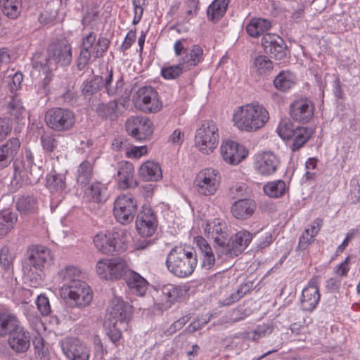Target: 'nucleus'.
Listing matches in <instances>:
<instances>
[{"instance_id": "nucleus-25", "label": "nucleus", "mask_w": 360, "mask_h": 360, "mask_svg": "<svg viewBox=\"0 0 360 360\" xmlns=\"http://www.w3.org/2000/svg\"><path fill=\"white\" fill-rule=\"evenodd\" d=\"M280 164L279 159L271 152H264L257 157L255 168L263 176L273 174Z\"/></svg>"}, {"instance_id": "nucleus-2", "label": "nucleus", "mask_w": 360, "mask_h": 360, "mask_svg": "<svg viewBox=\"0 0 360 360\" xmlns=\"http://www.w3.org/2000/svg\"><path fill=\"white\" fill-rule=\"evenodd\" d=\"M269 120L268 110L258 102L239 107L233 115L236 126L241 131H256L262 128Z\"/></svg>"}, {"instance_id": "nucleus-52", "label": "nucleus", "mask_w": 360, "mask_h": 360, "mask_svg": "<svg viewBox=\"0 0 360 360\" xmlns=\"http://www.w3.org/2000/svg\"><path fill=\"white\" fill-rule=\"evenodd\" d=\"M93 167L91 163L88 160L83 161L79 166L77 169V183L82 185H87L92 177Z\"/></svg>"}, {"instance_id": "nucleus-56", "label": "nucleus", "mask_w": 360, "mask_h": 360, "mask_svg": "<svg viewBox=\"0 0 360 360\" xmlns=\"http://www.w3.org/2000/svg\"><path fill=\"white\" fill-rule=\"evenodd\" d=\"M110 44V40L106 37L100 36L98 39L96 38V42L92 49L93 57L96 59L103 57L109 48Z\"/></svg>"}, {"instance_id": "nucleus-6", "label": "nucleus", "mask_w": 360, "mask_h": 360, "mask_svg": "<svg viewBox=\"0 0 360 360\" xmlns=\"http://www.w3.org/2000/svg\"><path fill=\"white\" fill-rule=\"evenodd\" d=\"M47 127L51 130L64 133L70 131L75 124L76 117L73 111L64 108H51L44 115Z\"/></svg>"}, {"instance_id": "nucleus-17", "label": "nucleus", "mask_w": 360, "mask_h": 360, "mask_svg": "<svg viewBox=\"0 0 360 360\" xmlns=\"http://www.w3.org/2000/svg\"><path fill=\"white\" fill-rule=\"evenodd\" d=\"M261 44L265 53L276 60H283L287 56V45L277 34L266 33L262 38Z\"/></svg>"}, {"instance_id": "nucleus-58", "label": "nucleus", "mask_w": 360, "mask_h": 360, "mask_svg": "<svg viewBox=\"0 0 360 360\" xmlns=\"http://www.w3.org/2000/svg\"><path fill=\"white\" fill-rule=\"evenodd\" d=\"M40 142L43 150L47 153H52L57 148L58 141L56 135L52 133H45L40 137Z\"/></svg>"}, {"instance_id": "nucleus-4", "label": "nucleus", "mask_w": 360, "mask_h": 360, "mask_svg": "<svg viewBox=\"0 0 360 360\" xmlns=\"http://www.w3.org/2000/svg\"><path fill=\"white\" fill-rule=\"evenodd\" d=\"M52 252L43 245H36L27 250V257L23 262L22 269L25 275L33 281V278L41 279V273L46 265L53 261Z\"/></svg>"}, {"instance_id": "nucleus-27", "label": "nucleus", "mask_w": 360, "mask_h": 360, "mask_svg": "<svg viewBox=\"0 0 360 360\" xmlns=\"http://www.w3.org/2000/svg\"><path fill=\"white\" fill-rule=\"evenodd\" d=\"M20 141L12 137L0 146V169L6 167L14 160L20 150Z\"/></svg>"}, {"instance_id": "nucleus-3", "label": "nucleus", "mask_w": 360, "mask_h": 360, "mask_svg": "<svg viewBox=\"0 0 360 360\" xmlns=\"http://www.w3.org/2000/svg\"><path fill=\"white\" fill-rule=\"evenodd\" d=\"M72 61V47L68 40L63 39L50 44L46 55L36 62V67H44L48 70H56L58 66H68Z\"/></svg>"}, {"instance_id": "nucleus-36", "label": "nucleus", "mask_w": 360, "mask_h": 360, "mask_svg": "<svg viewBox=\"0 0 360 360\" xmlns=\"http://www.w3.org/2000/svg\"><path fill=\"white\" fill-rule=\"evenodd\" d=\"M139 174L143 180L147 181H157L162 176L160 166L153 161H146L143 163L139 168Z\"/></svg>"}, {"instance_id": "nucleus-28", "label": "nucleus", "mask_w": 360, "mask_h": 360, "mask_svg": "<svg viewBox=\"0 0 360 360\" xmlns=\"http://www.w3.org/2000/svg\"><path fill=\"white\" fill-rule=\"evenodd\" d=\"M320 300V293L315 281L311 280L302 292L301 307L304 311H313Z\"/></svg>"}, {"instance_id": "nucleus-35", "label": "nucleus", "mask_w": 360, "mask_h": 360, "mask_svg": "<svg viewBox=\"0 0 360 360\" xmlns=\"http://www.w3.org/2000/svg\"><path fill=\"white\" fill-rule=\"evenodd\" d=\"M297 77L290 70L281 71L273 81L274 86L281 92H287L295 86Z\"/></svg>"}, {"instance_id": "nucleus-33", "label": "nucleus", "mask_w": 360, "mask_h": 360, "mask_svg": "<svg viewBox=\"0 0 360 360\" xmlns=\"http://www.w3.org/2000/svg\"><path fill=\"white\" fill-rule=\"evenodd\" d=\"M6 110L11 117V120H13L18 123L25 120L27 115V110L23 105V103L17 94L11 97L6 105Z\"/></svg>"}, {"instance_id": "nucleus-24", "label": "nucleus", "mask_w": 360, "mask_h": 360, "mask_svg": "<svg viewBox=\"0 0 360 360\" xmlns=\"http://www.w3.org/2000/svg\"><path fill=\"white\" fill-rule=\"evenodd\" d=\"M103 87L105 88L106 94L110 96L114 97L115 99L120 100L124 96L127 98L129 94L124 90V82L123 75H120L113 83V68H107V75L103 78Z\"/></svg>"}, {"instance_id": "nucleus-23", "label": "nucleus", "mask_w": 360, "mask_h": 360, "mask_svg": "<svg viewBox=\"0 0 360 360\" xmlns=\"http://www.w3.org/2000/svg\"><path fill=\"white\" fill-rule=\"evenodd\" d=\"M116 180L120 189H133L138 186V181L134 177V168L129 162L118 163Z\"/></svg>"}, {"instance_id": "nucleus-12", "label": "nucleus", "mask_w": 360, "mask_h": 360, "mask_svg": "<svg viewBox=\"0 0 360 360\" xmlns=\"http://www.w3.org/2000/svg\"><path fill=\"white\" fill-rule=\"evenodd\" d=\"M113 212L115 217L120 223L129 224L137 212V202L131 196L121 195L114 202Z\"/></svg>"}, {"instance_id": "nucleus-16", "label": "nucleus", "mask_w": 360, "mask_h": 360, "mask_svg": "<svg viewBox=\"0 0 360 360\" xmlns=\"http://www.w3.org/2000/svg\"><path fill=\"white\" fill-rule=\"evenodd\" d=\"M158 225L156 214L150 206L143 205L138 213L136 227L143 237H150L155 233Z\"/></svg>"}, {"instance_id": "nucleus-51", "label": "nucleus", "mask_w": 360, "mask_h": 360, "mask_svg": "<svg viewBox=\"0 0 360 360\" xmlns=\"http://www.w3.org/2000/svg\"><path fill=\"white\" fill-rule=\"evenodd\" d=\"M3 13L11 19H15L21 12V0H0Z\"/></svg>"}, {"instance_id": "nucleus-47", "label": "nucleus", "mask_w": 360, "mask_h": 360, "mask_svg": "<svg viewBox=\"0 0 360 360\" xmlns=\"http://www.w3.org/2000/svg\"><path fill=\"white\" fill-rule=\"evenodd\" d=\"M110 280H118L122 277L124 278L128 272L132 271L128 269L125 261L116 257L110 259Z\"/></svg>"}, {"instance_id": "nucleus-30", "label": "nucleus", "mask_w": 360, "mask_h": 360, "mask_svg": "<svg viewBox=\"0 0 360 360\" xmlns=\"http://www.w3.org/2000/svg\"><path fill=\"white\" fill-rule=\"evenodd\" d=\"M207 229L209 232H211L212 236L214 238V249L216 254L219 250V248L224 246L226 243V240L229 236L226 231V225L225 223H222L219 219H215L212 223L207 224Z\"/></svg>"}, {"instance_id": "nucleus-34", "label": "nucleus", "mask_w": 360, "mask_h": 360, "mask_svg": "<svg viewBox=\"0 0 360 360\" xmlns=\"http://www.w3.org/2000/svg\"><path fill=\"white\" fill-rule=\"evenodd\" d=\"M195 240L202 256V268L205 270L211 269L215 264V257L212 248L203 237L198 236Z\"/></svg>"}, {"instance_id": "nucleus-42", "label": "nucleus", "mask_w": 360, "mask_h": 360, "mask_svg": "<svg viewBox=\"0 0 360 360\" xmlns=\"http://www.w3.org/2000/svg\"><path fill=\"white\" fill-rule=\"evenodd\" d=\"M271 23L269 20L263 18H254L246 26L247 33L252 37H258L264 35V32L270 30Z\"/></svg>"}, {"instance_id": "nucleus-63", "label": "nucleus", "mask_w": 360, "mask_h": 360, "mask_svg": "<svg viewBox=\"0 0 360 360\" xmlns=\"http://www.w3.org/2000/svg\"><path fill=\"white\" fill-rule=\"evenodd\" d=\"M112 326H109V330L107 332V335L109 338V340L115 345H117V343L120 341L121 337H122V332L121 330L123 328V326L120 325V326H117L118 323H111Z\"/></svg>"}, {"instance_id": "nucleus-44", "label": "nucleus", "mask_w": 360, "mask_h": 360, "mask_svg": "<svg viewBox=\"0 0 360 360\" xmlns=\"http://www.w3.org/2000/svg\"><path fill=\"white\" fill-rule=\"evenodd\" d=\"M85 194L94 202H105L107 200V188L101 182H95L86 189Z\"/></svg>"}, {"instance_id": "nucleus-45", "label": "nucleus", "mask_w": 360, "mask_h": 360, "mask_svg": "<svg viewBox=\"0 0 360 360\" xmlns=\"http://www.w3.org/2000/svg\"><path fill=\"white\" fill-rule=\"evenodd\" d=\"M103 84L102 76L94 75L91 79H86L83 82L82 94L85 98H90L103 89Z\"/></svg>"}, {"instance_id": "nucleus-32", "label": "nucleus", "mask_w": 360, "mask_h": 360, "mask_svg": "<svg viewBox=\"0 0 360 360\" xmlns=\"http://www.w3.org/2000/svg\"><path fill=\"white\" fill-rule=\"evenodd\" d=\"M20 319L7 309H0V338H6Z\"/></svg>"}, {"instance_id": "nucleus-10", "label": "nucleus", "mask_w": 360, "mask_h": 360, "mask_svg": "<svg viewBox=\"0 0 360 360\" xmlns=\"http://www.w3.org/2000/svg\"><path fill=\"white\" fill-rule=\"evenodd\" d=\"M64 299L68 298L67 304L72 308L82 309L89 305L93 299V293L84 281H77L75 285L64 288L61 292Z\"/></svg>"}, {"instance_id": "nucleus-54", "label": "nucleus", "mask_w": 360, "mask_h": 360, "mask_svg": "<svg viewBox=\"0 0 360 360\" xmlns=\"http://www.w3.org/2000/svg\"><path fill=\"white\" fill-rule=\"evenodd\" d=\"M118 107V101L114 99L107 103H98L96 108V112L98 115L102 118L107 119L115 115Z\"/></svg>"}, {"instance_id": "nucleus-39", "label": "nucleus", "mask_w": 360, "mask_h": 360, "mask_svg": "<svg viewBox=\"0 0 360 360\" xmlns=\"http://www.w3.org/2000/svg\"><path fill=\"white\" fill-rule=\"evenodd\" d=\"M251 70L261 77H267L274 70L273 62L264 55L256 56L251 65Z\"/></svg>"}, {"instance_id": "nucleus-9", "label": "nucleus", "mask_w": 360, "mask_h": 360, "mask_svg": "<svg viewBox=\"0 0 360 360\" xmlns=\"http://www.w3.org/2000/svg\"><path fill=\"white\" fill-rule=\"evenodd\" d=\"M219 129L212 120L202 122L201 127L197 129L195 136L196 146L205 154H209L216 148L219 143Z\"/></svg>"}, {"instance_id": "nucleus-46", "label": "nucleus", "mask_w": 360, "mask_h": 360, "mask_svg": "<svg viewBox=\"0 0 360 360\" xmlns=\"http://www.w3.org/2000/svg\"><path fill=\"white\" fill-rule=\"evenodd\" d=\"M273 330L274 326L272 324L257 325L253 330L243 332L241 338L249 341L257 342L260 338L271 335Z\"/></svg>"}, {"instance_id": "nucleus-38", "label": "nucleus", "mask_w": 360, "mask_h": 360, "mask_svg": "<svg viewBox=\"0 0 360 360\" xmlns=\"http://www.w3.org/2000/svg\"><path fill=\"white\" fill-rule=\"evenodd\" d=\"M81 271L74 266H66L58 273V276L61 279L60 291H63L64 288L70 285H75L76 282L82 281L80 280Z\"/></svg>"}, {"instance_id": "nucleus-59", "label": "nucleus", "mask_w": 360, "mask_h": 360, "mask_svg": "<svg viewBox=\"0 0 360 360\" xmlns=\"http://www.w3.org/2000/svg\"><path fill=\"white\" fill-rule=\"evenodd\" d=\"M13 255L11 252L8 246L4 245L0 250V264L1 266L6 271L13 267Z\"/></svg>"}, {"instance_id": "nucleus-15", "label": "nucleus", "mask_w": 360, "mask_h": 360, "mask_svg": "<svg viewBox=\"0 0 360 360\" xmlns=\"http://www.w3.org/2000/svg\"><path fill=\"white\" fill-rule=\"evenodd\" d=\"M132 306L120 297H115L109 307L108 321L118 323L127 330V324L132 318Z\"/></svg>"}, {"instance_id": "nucleus-64", "label": "nucleus", "mask_w": 360, "mask_h": 360, "mask_svg": "<svg viewBox=\"0 0 360 360\" xmlns=\"http://www.w3.org/2000/svg\"><path fill=\"white\" fill-rule=\"evenodd\" d=\"M277 129L279 136L283 139H290L292 138L293 134H295V129H292V124L291 122L280 124Z\"/></svg>"}, {"instance_id": "nucleus-5", "label": "nucleus", "mask_w": 360, "mask_h": 360, "mask_svg": "<svg viewBox=\"0 0 360 360\" xmlns=\"http://www.w3.org/2000/svg\"><path fill=\"white\" fill-rule=\"evenodd\" d=\"M127 233L122 229H112L97 233L94 243L97 250L105 255H117L127 248Z\"/></svg>"}, {"instance_id": "nucleus-1", "label": "nucleus", "mask_w": 360, "mask_h": 360, "mask_svg": "<svg viewBox=\"0 0 360 360\" xmlns=\"http://www.w3.org/2000/svg\"><path fill=\"white\" fill-rule=\"evenodd\" d=\"M198 263L195 250L191 247L176 245L168 252L165 265L168 271L179 278L191 276Z\"/></svg>"}, {"instance_id": "nucleus-48", "label": "nucleus", "mask_w": 360, "mask_h": 360, "mask_svg": "<svg viewBox=\"0 0 360 360\" xmlns=\"http://www.w3.org/2000/svg\"><path fill=\"white\" fill-rule=\"evenodd\" d=\"M288 190V188L283 180L269 181L263 186L264 193L273 198H282Z\"/></svg>"}, {"instance_id": "nucleus-21", "label": "nucleus", "mask_w": 360, "mask_h": 360, "mask_svg": "<svg viewBox=\"0 0 360 360\" xmlns=\"http://www.w3.org/2000/svg\"><path fill=\"white\" fill-rule=\"evenodd\" d=\"M221 153L224 160L230 165H238L248 155V150L233 141H226L221 146Z\"/></svg>"}, {"instance_id": "nucleus-40", "label": "nucleus", "mask_w": 360, "mask_h": 360, "mask_svg": "<svg viewBox=\"0 0 360 360\" xmlns=\"http://www.w3.org/2000/svg\"><path fill=\"white\" fill-rule=\"evenodd\" d=\"M15 205L20 214L24 215L34 214L38 209L37 200L32 195H23L19 197Z\"/></svg>"}, {"instance_id": "nucleus-60", "label": "nucleus", "mask_w": 360, "mask_h": 360, "mask_svg": "<svg viewBox=\"0 0 360 360\" xmlns=\"http://www.w3.org/2000/svg\"><path fill=\"white\" fill-rule=\"evenodd\" d=\"M12 123L10 117H0V142L3 141L12 131Z\"/></svg>"}, {"instance_id": "nucleus-55", "label": "nucleus", "mask_w": 360, "mask_h": 360, "mask_svg": "<svg viewBox=\"0 0 360 360\" xmlns=\"http://www.w3.org/2000/svg\"><path fill=\"white\" fill-rule=\"evenodd\" d=\"M31 341L33 344L34 354L41 360H50L49 352L44 345V338L40 335H37L33 338H32Z\"/></svg>"}, {"instance_id": "nucleus-8", "label": "nucleus", "mask_w": 360, "mask_h": 360, "mask_svg": "<svg viewBox=\"0 0 360 360\" xmlns=\"http://www.w3.org/2000/svg\"><path fill=\"white\" fill-rule=\"evenodd\" d=\"M252 239V234L246 231H238L231 237H229L226 244L219 248L217 252V257L224 261L240 255L248 246Z\"/></svg>"}, {"instance_id": "nucleus-61", "label": "nucleus", "mask_w": 360, "mask_h": 360, "mask_svg": "<svg viewBox=\"0 0 360 360\" xmlns=\"http://www.w3.org/2000/svg\"><path fill=\"white\" fill-rule=\"evenodd\" d=\"M36 304L42 316H48L51 313L49 300L46 296L39 295L36 300Z\"/></svg>"}, {"instance_id": "nucleus-11", "label": "nucleus", "mask_w": 360, "mask_h": 360, "mask_svg": "<svg viewBox=\"0 0 360 360\" xmlns=\"http://www.w3.org/2000/svg\"><path fill=\"white\" fill-rule=\"evenodd\" d=\"M135 104L145 112H157L162 108V102L156 90L150 86L140 87L134 96Z\"/></svg>"}, {"instance_id": "nucleus-57", "label": "nucleus", "mask_w": 360, "mask_h": 360, "mask_svg": "<svg viewBox=\"0 0 360 360\" xmlns=\"http://www.w3.org/2000/svg\"><path fill=\"white\" fill-rule=\"evenodd\" d=\"M184 72H186L184 68L178 62L176 65L163 67L161 69V76L165 79H176L179 78Z\"/></svg>"}, {"instance_id": "nucleus-37", "label": "nucleus", "mask_w": 360, "mask_h": 360, "mask_svg": "<svg viewBox=\"0 0 360 360\" xmlns=\"http://www.w3.org/2000/svg\"><path fill=\"white\" fill-rule=\"evenodd\" d=\"M229 0H214L207 9L210 21L217 23L226 13Z\"/></svg>"}, {"instance_id": "nucleus-7", "label": "nucleus", "mask_w": 360, "mask_h": 360, "mask_svg": "<svg viewBox=\"0 0 360 360\" xmlns=\"http://www.w3.org/2000/svg\"><path fill=\"white\" fill-rule=\"evenodd\" d=\"M187 40L180 39L174 43L175 55L179 58L178 62L188 71L203 60V49L198 44H194L191 49L186 46Z\"/></svg>"}, {"instance_id": "nucleus-53", "label": "nucleus", "mask_w": 360, "mask_h": 360, "mask_svg": "<svg viewBox=\"0 0 360 360\" xmlns=\"http://www.w3.org/2000/svg\"><path fill=\"white\" fill-rule=\"evenodd\" d=\"M161 292L167 299V302H169L168 307L183 295L182 288L171 283L164 285L161 288Z\"/></svg>"}, {"instance_id": "nucleus-14", "label": "nucleus", "mask_w": 360, "mask_h": 360, "mask_svg": "<svg viewBox=\"0 0 360 360\" xmlns=\"http://www.w3.org/2000/svg\"><path fill=\"white\" fill-rule=\"evenodd\" d=\"M218 172L211 168L201 170L195 177L193 185L199 194L213 195L217 190L220 177Z\"/></svg>"}, {"instance_id": "nucleus-41", "label": "nucleus", "mask_w": 360, "mask_h": 360, "mask_svg": "<svg viewBox=\"0 0 360 360\" xmlns=\"http://www.w3.org/2000/svg\"><path fill=\"white\" fill-rule=\"evenodd\" d=\"M314 131L311 127H297L295 129L294 139L290 146L292 151L300 150L311 137Z\"/></svg>"}, {"instance_id": "nucleus-31", "label": "nucleus", "mask_w": 360, "mask_h": 360, "mask_svg": "<svg viewBox=\"0 0 360 360\" xmlns=\"http://www.w3.org/2000/svg\"><path fill=\"white\" fill-rule=\"evenodd\" d=\"M125 283L129 292L136 296L143 297L148 289V281L139 274L129 271L124 278Z\"/></svg>"}, {"instance_id": "nucleus-20", "label": "nucleus", "mask_w": 360, "mask_h": 360, "mask_svg": "<svg viewBox=\"0 0 360 360\" xmlns=\"http://www.w3.org/2000/svg\"><path fill=\"white\" fill-rule=\"evenodd\" d=\"M314 103L306 98L294 101L290 106V117L299 123L309 122L314 115Z\"/></svg>"}, {"instance_id": "nucleus-22", "label": "nucleus", "mask_w": 360, "mask_h": 360, "mask_svg": "<svg viewBox=\"0 0 360 360\" xmlns=\"http://www.w3.org/2000/svg\"><path fill=\"white\" fill-rule=\"evenodd\" d=\"M13 177L12 184L20 188L23 185H33L39 182L42 176L37 172H32L27 168L22 162L15 160L13 162Z\"/></svg>"}, {"instance_id": "nucleus-62", "label": "nucleus", "mask_w": 360, "mask_h": 360, "mask_svg": "<svg viewBox=\"0 0 360 360\" xmlns=\"http://www.w3.org/2000/svg\"><path fill=\"white\" fill-rule=\"evenodd\" d=\"M110 259H101L96 264V272L99 276L110 280Z\"/></svg>"}, {"instance_id": "nucleus-13", "label": "nucleus", "mask_w": 360, "mask_h": 360, "mask_svg": "<svg viewBox=\"0 0 360 360\" xmlns=\"http://www.w3.org/2000/svg\"><path fill=\"white\" fill-rule=\"evenodd\" d=\"M8 338V345L15 354L26 353L31 345V332L24 327L21 321L15 326Z\"/></svg>"}, {"instance_id": "nucleus-29", "label": "nucleus", "mask_w": 360, "mask_h": 360, "mask_svg": "<svg viewBox=\"0 0 360 360\" xmlns=\"http://www.w3.org/2000/svg\"><path fill=\"white\" fill-rule=\"evenodd\" d=\"M257 207V204L252 199L243 198L236 201L231 206L233 216L240 220L247 219L252 216Z\"/></svg>"}, {"instance_id": "nucleus-18", "label": "nucleus", "mask_w": 360, "mask_h": 360, "mask_svg": "<svg viewBox=\"0 0 360 360\" xmlns=\"http://www.w3.org/2000/svg\"><path fill=\"white\" fill-rule=\"evenodd\" d=\"M63 354L70 360H89V348L76 338H67L61 342Z\"/></svg>"}, {"instance_id": "nucleus-50", "label": "nucleus", "mask_w": 360, "mask_h": 360, "mask_svg": "<svg viewBox=\"0 0 360 360\" xmlns=\"http://www.w3.org/2000/svg\"><path fill=\"white\" fill-rule=\"evenodd\" d=\"M18 219L16 213L9 210H2L0 213V237L5 236L13 229Z\"/></svg>"}, {"instance_id": "nucleus-43", "label": "nucleus", "mask_w": 360, "mask_h": 360, "mask_svg": "<svg viewBox=\"0 0 360 360\" xmlns=\"http://www.w3.org/2000/svg\"><path fill=\"white\" fill-rule=\"evenodd\" d=\"M46 186L51 193H62L66 188V179L63 174L52 172L46 176Z\"/></svg>"}, {"instance_id": "nucleus-26", "label": "nucleus", "mask_w": 360, "mask_h": 360, "mask_svg": "<svg viewBox=\"0 0 360 360\" xmlns=\"http://www.w3.org/2000/svg\"><path fill=\"white\" fill-rule=\"evenodd\" d=\"M97 38L96 34L91 31L82 38L79 55L77 60V67L79 70H84L89 64L92 56L93 46Z\"/></svg>"}, {"instance_id": "nucleus-19", "label": "nucleus", "mask_w": 360, "mask_h": 360, "mask_svg": "<svg viewBox=\"0 0 360 360\" xmlns=\"http://www.w3.org/2000/svg\"><path fill=\"white\" fill-rule=\"evenodd\" d=\"M126 130L136 140H145L153 132V123L145 117H132L126 122Z\"/></svg>"}, {"instance_id": "nucleus-49", "label": "nucleus", "mask_w": 360, "mask_h": 360, "mask_svg": "<svg viewBox=\"0 0 360 360\" xmlns=\"http://www.w3.org/2000/svg\"><path fill=\"white\" fill-rule=\"evenodd\" d=\"M20 162H22L24 165L32 172H37L39 174L42 176L43 174V161L40 158L37 156L30 148H26L25 150V158L23 160H19Z\"/></svg>"}]
</instances>
